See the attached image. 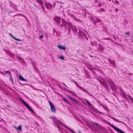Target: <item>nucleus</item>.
<instances>
[{"label":"nucleus","instance_id":"f257e3e1","mask_svg":"<svg viewBox=\"0 0 133 133\" xmlns=\"http://www.w3.org/2000/svg\"><path fill=\"white\" fill-rule=\"evenodd\" d=\"M20 100L24 104L25 106L28 108L29 110H30L32 113L34 114H36L32 109L30 107L29 105L26 103L22 99H20Z\"/></svg>","mask_w":133,"mask_h":133},{"label":"nucleus","instance_id":"f03ea898","mask_svg":"<svg viewBox=\"0 0 133 133\" xmlns=\"http://www.w3.org/2000/svg\"><path fill=\"white\" fill-rule=\"evenodd\" d=\"M110 125L118 133H125L123 131L110 124Z\"/></svg>","mask_w":133,"mask_h":133},{"label":"nucleus","instance_id":"7ed1b4c3","mask_svg":"<svg viewBox=\"0 0 133 133\" xmlns=\"http://www.w3.org/2000/svg\"><path fill=\"white\" fill-rule=\"evenodd\" d=\"M48 102L49 103L50 106L51 108V111L54 112L55 113L56 112V109L55 107L54 106L53 104L50 101H49Z\"/></svg>","mask_w":133,"mask_h":133},{"label":"nucleus","instance_id":"20e7f679","mask_svg":"<svg viewBox=\"0 0 133 133\" xmlns=\"http://www.w3.org/2000/svg\"><path fill=\"white\" fill-rule=\"evenodd\" d=\"M67 97L69 99L71 100L72 102H74L78 104L79 103V101L75 99L69 95L67 96Z\"/></svg>","mask_w":133,"mask_h":133},{"label":"nucleus","instance_id":"39448f33","mask_svg":"<svg viewBox=\"0 0 133 133\" xmlns=\"http://www.w3.org/2000/svg\"><path fill=\"white\" fill-rule=\"evenodd\" d=\"M62 24H61L60 25V26L62 27H63L64 26L66 27V24L67 23V22L63 18L62 19Z\"/></svg>","mask_w":133,"mask_h":133},{"label":"nucleus","instance_id":"423d86ee","mask_svg":"<svg viewBox=\"0 0 133 133\" xmlns=\"http://www.w3.org/2000/svg\"><path fill=\"white\" fill-rule=\"evenodd\" d=\"M61 18L59 17H55L54 18V20L57 24H59L60 22Z\"/></svg>","mask_w":133,"mask_h":133},{"label":"nucleus","instance_id":"0eeeda50","mask_svg":"<svg viewBox=\"0 0 133 133\" xmlns=\"http://www.w3.org/2000/svg\"><path fill=\"white\" fill-rule=\"evenodd\" d=\"M45 5L46 8H50L52 7L51 4L49 3H46L45 4Z\"/></svg>","mask_w":133,"mask_h":133},{"label":"nucleus","instance_id":"6e6552de","mask_svg":"<svg viewBox=\"0 0 133 133\" xmlns=\"http://www.w3.org/2000/svg\"><path fill=\"white\" fill-rule=\"evenodd\" d=\"M98 48L101 51H103L104 48L103 46L100 44H99L98 46Z\"/></svg>","mask_w":133,"mask_h":133},{"label":"nucleus","instance_id":"1a4fd4ad","mask_svg":"<svg viewBox=\"0 0 133 133\" xmlns=\"http://www.w3.org/2000/svg\"><path fill=\"white\" fill-rule=\"evenodd\" d=\"M58 47L59 49L61 50H65L66 49L65 47L64 46H62L61 45H58Z\"/></svg>","mask_w":133,"mask_h":133},{"label":"nucleus","instance_id":"9d476101","mask_svg":"<svg viewBox=\"0 0 133 133\" xmlns=\"http://www.w3.org/2000/svg\"><path fill=\"white\" fill-rule=\"evenodd\" d=\"M93 123L95 124V125L97 126L98 128L99 129H101L102 127L101 126L98 124V123H97L96 122H94Z\"/></svg>","mask_w":133,"mask_h":133},{"label":"nucleus","instance_id":"9b49d317","mask_svg":"<svg viewBox=\"0 0 133 133\" xmlns=\"http://www.w3.org/2000/svg\"><path fill=\"white\" fill-rule=\"evenodd\" d=\"M54 122L55 123L56 125L57 126V127H58V125L60 124V123L61 122L59 120L57 119Z\"/></svg>","mask_w":133,"mask_h":133},{"label":"nucleus","instance_id":"f8f14e48","mask_svg":"<svg viewBox=\"0 0 133 133\" xmlns=\"http://www.w3.org/2000/svg\"><path fill=\"white\" fill-rule=\"evenodd\" d=\"M108 60L111 64L113 65L115 64V62L113 61H112L110 59L108 58Z\"/></svg>","mask_w":133,"mask_h":133},{"label":"nucleus","instance_id":"ddd939ff","mask_svg":"<svg viewBox=\"0 0 133 133\" xmlns=\"http://www.w3.org/2000/svg\"><path fill=\"white\" fill-rule=\"evenodd\" d=\"M122 96L124 97L125 99H127V98L126 97V94L124 92H122Z\"/></svg>","mask_w":133,"mask_h":133},{"label":"nucleus","instance_id":"4468645a","mask_svg":"<svg viewBox=\"0 0 133 133\" xmlns=\"http://www.w3.org/2000/svg\"><path fill=\"white\" fill-rule=\"evenodd\" d=\"M19 78L20 80H21L22 81H25V79H24L22 76L21 75H20L19 76Z\"/></svg>","mask_w":133,"mask_h":133},{"label":"nucleus","instance_id":"2eb2a0df","mask_svg":"<svg viewBox=\"0 0 133 133\" xmlns=\"http://www.w3.org/2000/svg\"><path fill=\"white\" fill-rule=\"evenodd\" d=\"M62 98L63 100L66 103H69V101L65 97H63Z\"/></svg>","mask_w":133,"mask_h":133},{"label":"nucleus","instance_id":"dca6fc26","mask_svg":"<svg viewBox=\"0 0 133 133\" xmlns=\"http://www.w3.org/2000/svg\"><path fill=\"white\" fill-rule=\"evenodd\" d=\"M87 67L89 69H91L92 68V67L90 64H87Z\"/></svg>","mask_w":133,"mask_h":133},{"label":"nucleus","instance_id":"f3484780","mask_svg":"<svg viewBox=\"0 0 133 133\" xmlns=\"http://www.w3.org/2000/svg\"><path fill=\"white\" fill-rule=\"evenodd\" d=\"M71 16H72V17H73L76 21H78V22H79V21L81 22V21L80 20L76 18L75 17V16H74L72 15Z\"/></svg>","mask_w":133,"mask_h":133},{"label":"nucleus","instance_id":"a211bd4d","mask_svg":"<svg viewBox=\"0 0 133 133\" xmlns=\"http://www.w3.org/2000/svg\"><path fill=\"white\" fill-rule=\"evenodd\" d=\"M107 81L109 83H111L113 84L114 83V82L112 81L110 79H108L107 80Z\"/></svg>","mask_w":133,"mask_h":133},{"label":"nucleus","instance_id":"6ab92c4d","mask_svg":"<svg viewBox=\"0 0 133 133\" xmlns=\"http://www.w3.org/2000/svg\"><path fill=\"white\" fill-rule=\"evenodd\" d=\"M85 102L87 103V104L89 106H90L91 105V103L89 101L86 99L85 101Z\"/></svg>","mask_w":133,"mask_h":133},{"label":"nucleus","instance_id":"aec40b11","mask_svg":"<svg viewBox=\"0 0 133 133\" xmlns=\"http://www.w3.org/2000/svg\"><path fill=\"white\" fill-rule=\"evenodd\" d=\"M51 118L53 120L54 122L57 119L55 117H51Z\"/></svg>","mask_w":133,"mask_h":133},{"label":"nucleus","instance_id":"412c9836","mask_svg":"<svg viewBox=\"0 0 133 133\" xmlns=\"http://www.w3.org/2000/svg\"><path fill=\"white\" fill-rule=\"evenodd\" d=\"M102 84L105 88H107L108 87L107 85L105 83L103 82Z\"/></svg>","mask_w":133,"mask_h":133},{"label":"nucleus","instance_id":"4be33fe9","mask_svg":"<svg viewBox=\"0 0 133 133\" xmlns=\"http://www.w3.org/2000/svg\"><path fill=\"white\" fill-rule=\"evenodd\" d=\"M128 97L131 101L133 103V98L130 96H128Z\"/></svg>","mask_w":133,"mask_h":133},{"label":"nucleus","instance_id":"5701e85b","mask_svg":"<svg viewBox=\"0 0 133 133\" xmlns=\"http://www.w3.org/2000/svg\"><path fill=\"white\" fill-rule=\"evenodd\" d=\"M68 26L69 27H71L72 25L71 24L70 22H67L66 23Z\"/></svg>","mask_w":133,"mask_h":133},{"label":"nucleus","instance_id":"b1692460","mask_svg":"<svg viewBox=\"0 0 133 133\" xmlns=\"http://www.w3.org/2000/svg\"><path fill=\"white\" fill-rule=\"evenodd\" d=\"M125 35L129 36L130 34V32L129 31H128L127 32H125Z\"/></svg>","mask_w":133,"mask_h":133},{"label":"nucleus","instance_id":"393cba45","mask_svg":"<svg viewBox=\"0 0 133 133\" xmlns=\"http://www.w3.org/2000/svg\"><path fill=\"white\" fill-rule=\"evenodd\" d=\"M17 128L18 129V130H22L21 126V125H19Z\"/></svg>","mask_w":133,"mask_h":133},{"label":"nucleus","instance_id":"a878e982","mask_svg":"<svg viewBox=\"0 0 133 133\" xmlns=\"http://www.w3.org/2000/svg\"><path fill=\"white\" fill-rule=\"evenodd\" d=\"M14 39L15 40H16V41H21V40L20 39H17V38H16L15 37L14 38Z\"/></svg>","mask_w":133,"mask_h":133},{"label":"nucleus","instance_id":"bb28decb","mask_svg":"<svg viewBox=\"0 0 133 133\" xmlns=\"http://www.w3.org/2000/svg\"><path fill=\"white\" fill-rule=\"evenodd\" d=\"M10 80L12 82H13V80L12 78L11 77V75H10Z\"/></svg>","mask_w":133,"mask_h":133},{"label":"nucleus","instance_id":"cd10ccee","mask_svg":"<svg viewBox=\"0 0 133 133\" xmlns=\"http://www.w3.org/2000/svg\"><path fill=\"white\" fill-rule=\"evenodd\" d=\"M75 83L79 88L80 89H82V88L78 84H77L76 82H75Z\"/></svg>","mask_w":133,"mask_h":133},{"label":"nucleus","instance_id":"c85d7f7f","mask_svg":"<svg viewBox=\"0 0 133 133\" xmlns=\"http://www.w3.org/2000/svg\"><path fill=\"white\" fill-rule=\"evenodd\" d=\"M37 2L39 3L41 5L43 4V3L42 2V1H37Z\"/></svg>","mask_w":133,"mask_h":133},{"label":"nucleus","instance_id":"c756f323","mask_svg":"<svg viewBox=\"0 0 133 133\" xmlns=\"http://www.w3.org/2000/svg\"><path fill=\"white\" fill-rule=\"evenodd\" d=\"M59 58L60 59H62V60H64V57H63V56H62L61 57H59Z\"/></svg>","mask_w":133,"mask_h":133},{"label":"nucleus","instance_id":"7c9ffc66","mask_svg":"<svg viewBox=\"0 0 133 133\" xmlns=\"http://www.w3.org/2000/svg\"><path fill=\"white\" fill-rule=\"evenodd\" d=\"M9 35L12 37L13 38H14L15 37H14V36H13L11 33H9Z\"/></svg>","mask_w":133,"mask_h":133},{"label":"nucleus","instance_id":"2f4dec72","mask_svg":"<svg viewBox=\"0 0 133 133\" xmlns=\"http://www.w3.org/2000/svg\"><path fill=\"white\" fill-rule=\"evenodd\" d=\"M9 35L12 37L13 38H14L15 37H14V36H13L11 33H9Z\"/></svg>","mask_w":133,"mask_h":133},{"label":"nucleus","instance_id":"473e14b6","mask_svg":"<svg viewBox=\"0 0 133 133\" xmlns=\"http://www.w3.org/2000/svg\"><path fill=\"white\" fill-rule=\"evenodd\" d=\"M100 10L102 12H104L105 11L104 9L103 8H101L100 9Z\"/></svg>","mask_w":133,"mask_h":133},{"label":"nucleus","instance_id":"72a5a7b5","mask_svg":"<svg viewBox=\"0 0 133 133\" xmlns=\"http://www.w3.org/2000/svg\"><path fill=\"white\" fill-rule=\"evenodd\" d=\"M105 39L106 40H111L112 42H113L112 41L110 38H105Z\"/></svg>","mask_w":133,"mask_h":133},{"label":"nucleus","instance_id":"f704fd0d","mask_svg":"<svg viewBox=\"0 0 133 133\" xmlns=\"http://www.w3.org/2000/svg\"><path fill=\"white\" fill-rule=\"evenodd\" d=\"M5 72L6 73H9L10 75H11V73L9 71H5Z\"/></svg>","mask_w":133,"mask_h":133},{"label":"nucleus","instance_id":"c9c22d12","mask_svg":"<svg viewBox=\"0 0 133 133\" xmlns=\"http://www.w3.org/2000/svg\"><path fill=\"white\" fill-rule=\"evenodd\" d=\"M111 118L117 122V120L115 118L112 117H111Z\"/></svg>","mask_w":133,"mask_h":133},{"label":"nucleus","instance_id":"e433bc0d","mask_svg":"<svg viewBox=\"0 0 133 133\" xmlns=\"http://www.w3.org/2000/svg\"><path fill=\"white\" fill-rule=\"evenodd\" d=\"M22 16H23V17H24L27 20H28V18H27L26 17L24 16V15H22Z\"/></svg>","mask_w":133,"mask_h":133},{"label":"nucleus","instance_id":"4c0bfd02","mask_svg":"<svg viewBox=\"0 0 133 133\" xmlns=\"http://www.w3.org/2000/svg\"><path fill=\"white\" fill-rule=\"evenodd\" d=\"M22 16H23V17H24L27 20H28V18H27L26 17L24 16V15H22Z\"/></svg>","mask_w":133,"mask_h":133},{"label":"nucleus","instance_id":"58836bf2","mask_svg":"<svg viewBox=\"0 0 133 133\" xmlns=\"http://www.w3.org/2000/svg\"><path fill=\"white\" fill-rule=\"evenodd\" d=\"M98 81L99 82L101 83V84H102V83H103L101 81V80H100V79H98Z\"/></svg>","mask_w":133,"mask_h":133},{"label":"nucleus","instance_id":"ea45409f","mask_svg":"<svg viewBox=\"0 0 133 133\" xmlns=\"http://www.w3.org/2000/svg\"><path fill=\"white\" fill-rule=\"evenodd\" d=\"M98 6H99L101 7L102 6V5L100 3H98Z\"/></svg>","mask_w":133,"mask_h":133},{"label":"nucleus","instance_id":"a19ab883","mask_svg":"<svg viewBox=\"0 0 133 133\" xmlns=\"http://www.w3.org/2000/svg\"><path fill=\"white\" fill-rule=\"evenodd\" d=\"M43 35H42L40 36V38H43Z\"/></svg>","mask_w":133,"mask_h":133},{"label":"nucleus","instance_id":"79ce46f5","mask_svg":"<svg viewBox=\"0 0 133 133\" xmlns=\"http://www.w3.org/2000/svg\"><path fill=\"white\" fill-rule=\"evenodd\" d=\"M17 15L18 16H22V15H22L21 14H17Z\"/></svg>","mask_w":133,"mask_h":133},{"label":"nucleus","instance_id":"37998d69","mask_svg":"<svg viewBox=\"0 0 133 133\" xmlns=\"http://www.w3.org/2000/svg\"><path fill=\"white\" fill-rule=\"evenodd\" d=\"M115 3L118 4V1H115Z\"/></svg>","mask_w":133,"mask_h":133},{"label":"nucleus","instance_id":"c03bdc74","mask_svg":"<svg viewBox=\"0 0 133 133\" xmlns=\"http://www.w3.org/2000/svg\"><path fill=\"white\" fill-rule=\"evenodd\" d=\"M73 30L74 31H76V28L75 27L74 29H73Z\"/></svg>","mask_w":133,"mask_h":133},{"label":"nucleus","instance_id":"a18cd8bd","mask_svg":"<svg viewBox=\"0 0 133 133\" xmlns=\"http://www.w3.org/2000/svg\"><path fill=\"white\" fill-rule=\"evenodd\" d=\"M63 84L65 85V86H66V87H67L66 85H65V84L63 83H62Z\"/></svg>","mask_w":133,"mask_h":133},{"label":"nucleus","instance_id":"49530a36","mask_svg":"<svg viewBox=\"0 0 133 133\" xmlns=\"http://www.w3.org/2000/svg\"><path fill=\"white\" fill-rule=\"evenodd\" d=\"M117 122H119V123H121V122H121V121H119V120H117Z\"/></svg>","mask_w":133,"mask_h":133},{"label":"nucleus","instance_id":"de8ad7c7","mask_svg":"<svg viewBox=\"0 0 133 133\" xmlns=\"http://www.w3.org/2000/svg\"><path fill=\"white\" fill-rule=\"evenodd\" d=\"M53 32H56V30L55 29H53Z\"/></svg>","mask_w":133,"mask_h":133},{"label":"nucleus","instance_id":"09e8293b","mask_svg":"<svg viewBox=\"0 0 133 133\" xmlns=\"http://www.w3.org/2000/svg\"><path fill=\"white\" fill-rule=\"evenodd\" d=\"M69 130H70V131L71 132H73V131L72 130H71V129H69Z\"/></svg>","mask_w":133,"mask_h":133},{"label":"nucleus","instance_id":"8fccbe9b","mask_svg":"<svg viewBox=\"0 0 133 133\" xmlns=\"http://www.w3.org/2000/svg\"><path fill=\"white\" fill-rule=\"evenodd\" d=\"M82 89L83 91H86L85 90V89H84V88H82V89Z\"/></svg>","mask_w":133,"mask_h":133},{"label":"nucleus","instance_id":"3c124183","mask_svg":"<svg viewBox=\"0 0 133 133\" xmlns=\"http://www.w3.org/2000/svg\"><path fill=\"white\" fill-rule=\"evenodd\" d=\"M71 81H72V82H74V83H75V82H76V81H74V80H71Z\"/></svg>","mask_w":133,"mask_h":133},{"label":"nucleus","instance_id":"603ef678","mask_svg":"<svg viewBox=\"0 0 133 133\" xmlns=\"http://www.w3.org/2000/svg\"><path fill=\"white\" fill-rule=\"evenodd\" d=\"M60 123L63 126L64 125V124H63L61 122V123Z\"/></svg>","mask_w":133,"mask_h":133},{"label":"nucleus","instance_id":"864d4df0","mask_svg":"<svg viewBox=\"0 0 133 133\" xmlns=\"http://www.w3.org/2000/svg\"><path fill=\"white\" fill-rule=\"evenodd\" d=\"M69 93H73V92L71 91H70L69 92Z\"/></svg>","mask_w":133,"mask_h":133},{"label":"nucleus","instance_id":"5fc2aeb1","mask_svg":"<svg viewBox=\"0 0 133 133\" xmlns=\"http://www.w3.org/2000/svg\"><path fill=\"white\" fill-rule=\"evenodd\" d=\"M30 60H31L32 61V64H34V62L32 61V59H30Z\"/></svg>","mask_w":133,"mask_h":133},{"label":"nucleus","instance_id":"6e6d98bb","mask_svg":"<svg viewBox=\"0 0 133 133\" xmlns=\"http://www.w3.org/2000/svg\"><path fill=\"white\" fill-rule=\"evenodd\" d=\"M115 10H116V11H118V10L117 8H116V9H115Z\"/></svg>","mask_w":133,"mask_h":133},{"label":"nucleus","instance_id":"4d7b16f0","mask_svg":"<svg viewBox=\"0 0 133 133\" xmlns=\"http://www.w3.org/2000/svg\"><path fill=\"white\" fill-rule=\"evenodd\" d=\"M66 91H67L68 92H69L70 91H69L68 90V89H66Z\"/></svg>","mask_w":133,"mask_h":133},{"label":"nucleus","instance_id":"13d9d810","mask_svg":"<svg viewBox=\"0 0 133 133\" xmlns=\"http://www.w3.org/2000/svg\"><path fill=\"white\" fill-rule=\"evenodd\" d=\"M55 4H55V2L54 3H53V5H54V6H55Z\"/></svg>","mask_w":133,"mask_h":133},{"label":"nucleus","instance_id":"bf43d9fd","mask_svg":"<svg viewBox=\"0 0 133 133\" xmlns=\"http://www.w3.org/2000/svg\"><path fill=\"white\" fill-rule=\"evenodd\" d=\"M70 16H71L72 15H73L71 14H70Z\"/></svg>","mask_w":133,"mask_h":133},{"label":"nucleus","instance_id":"052dcab7","mask_svg":"<svg viewBox=\"0 0 133 133\" xmlns=\"http://www.w3.org/2000/svg\"><path fill=\"white\" fill-rule=\"evenodd\" d=\"M4 50L5 52H6V50L4 49Z\"/></svg>","mask_w":133,"mask_h":133},{"label":"nucleus","instance_id":"680f3d73","mask_svg":"<svg viewBox=\"0 0 133 133\" xmlns=\"http://www.w3.org/2000/svg\"><path fill=\"white\" fill-rule=\"evenodd\" d=\"M129 75H131V74H129Z\"/></svg>","mask_w":133,"mask_h":133},{"label":"nucleus","instance_id":"e2e57ef3","mask_svg":"<svg viewBox=\"0 0 133 133\" xmlns=\"http://www.w3.org/2000/svg\"><path fill=\"white\" fill-rule=\"evenodd\" d=\"M60 3H62V2H60Z\"/></svg>","mask_w":133,"mask_h":133}]
</instances>
